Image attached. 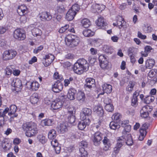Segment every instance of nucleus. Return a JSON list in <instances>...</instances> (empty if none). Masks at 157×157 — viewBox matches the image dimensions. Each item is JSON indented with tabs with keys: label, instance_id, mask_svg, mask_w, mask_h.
I'll use <instances>...</instances> for the list:
<instances>
[{
	"label": "nucleus",
	"instance_id": "obj_1",
	"mask_svg": "<svg viewBox=\"0 0 157 157\" xmlns=\"http://www.w3.org/2000/svg\"><path fill=\"white\" fill-rule=\"evenodd\" d=\"M22 128L24 131H26L25 134L28 137L35 135L38 133L39 131L37 124L32 122L23 123Z\"/></svg>",
	"mask_w": 157,
	"mask_h": 157
},
{
	"label": "nucleus",
	"instance_id": "obj_15",
	"mask_svg": "<svg viewBox=\"0 0 157 157\" xmlns=\"http://www.w3.org/2000/svg\"><path fill=\"white\" fill-rule=\"evenodd\" d=\"M139 95L138 90L135 91L133 94L132 98L131 100V105L133 106H136L138 104V97Z\"/></svg>",
	"mask_w": 157,
	"mask_h": 157
},
{
	"label": "nucleus",
	"instance_id": "obj_18",
	"mask_svg": "<svg viewBox=\"0 0 157 157\" xmlns=\"http://www.w3.org/2000/svg\"><path fill=\"white\" fill-rule=\"evenodd\" d=\"M76 14L71 10L69 9L66 15L65 18L67 21H71L74 18Z\"/></svg>",
	"mask_w": 157,
	"mask_h": 157
},
{
	"label": "nucleus",
	"instance_id": "obj_12",
	"mask_svg": "<svg viewBox=\"0 0 157 157\" xmlns=\"http://www.w3.org/2000/svg\"><path fill=\"white\" fill-rule=\"evenodd\" d=\"M74 109L73 108H70L68 110V114L70 115L68 117V122L71 124H73L75 121V116L73 115L75 113Z\"/></svg>",
	"mask_w": 157,
	"mask_h": 157
},
{
	"label": "nucleus",
	"instance_id": "obj_17",
	"mask_svg": "<svg viewBox=\"0 0 157 157\" xmlns=\"http://www.w3.org/2000/svg\"><path fill=\"white\" fill-rule=\"evenodd\" d=\"M92 113V110L91 109L87 108H84L82 109V113L81 114V116H83L82 119H85L86 117H84L89 116L91 115Z\"/></svg>",
	"mask_w": 157,
	"mask_h": 157
},
{
	"label": "nucleus",
	"instance_id": "obj_16",
	"mask_svg": "<svg viewBox=\"0 0 157 157\" xmlns=\"http://www.w3.org/2000/svg\"><path fill=\"white\" fill-rule=\"evenodd\" d=\"M77 91L74 88H70L68 90L67 97L70 100H74L75 99V96Z\"/></svg>",
	"mask_w": 157,
	"mask_h": 157
},
{
	"label": "nucleus",
	"instance_id": "obj_13",
	"mask_svg": "<svg viewBox=\"0 0 157 157\" xmlns=\"http://www.w3.org/2000/svg\"><path fill=\"white\" fill-rule=\"evenodd\" d=\"M62 105V101L59 99H56L52 102L51 107L53 109L57 110L61 108Z\"/></svg>",
	"mask_w": 157,
	"mask_h": 157
},
{
	"label": "nucleus",
	"instance_id": "obj_2",
	"mask_svg": "<svg viewBox=\"0 0 157 157\" xmlns=\"http://www.w3.org/2000/svg\"><path fill=\"white\" fill-rule=\"evenodd\" d=\"M66 44L71 47L77 46L80 42V38L75 35H69L65 39Z\"/></svg>",
	"mask_w": 157,
	"mask_h": 157
},
{
	"label": "nucleus",
	"instance_id": "obj_25",
	"mask_svg": "<svg viewBox=\"0 0 157 157\" xmlns=\"http://www.w3.org/2000/svg\"><path fill=\"white\" fill-rule=\"evenodd\" d=\"M32 33L34 36L36 37L40 36L42 34L41 31L36 28H34L32 30Z\"/></svg>",
	"mask_w": 157,
	"mask_h": 157
},
{
	"label": "nucleus",
	"instance_id": "obj_3",
	"mask_svg": "<svg viewBox=\"0 0 157 157\" xmlns=\"http://www.w3.org/2000/svg\"><path fill=\"white\" fill-rule=\"evenodd\" d=\"M17 55L15 51L10 50L5 51L3 53V59L4 60H8L13 59Z\"/></svg>",
	"mask_w": 157,
	"mask_h": 157
},
{
	"label": "nucleus",
	"instance_id": "obj_64",
	"mask_svg": "<svg viewBox=\"0 0 157 157\" xmlns=\"http://www.w3.org/2000/svg\"><path fill=\"white\" fill-rule=\"evenodd\" d=\"M144 31L145 32V33H149L151 32L152 30V29L151 27L150 26H147V27L146 26L144 28Z\"/></svg>",
	"mask_w": 157,
	"mask_h": 157
},
{
	"label": "nucleus",
	"instance_id": "obj_59",
	"mask_svg": "<svg viewBox=\"0 0 157 157\" xmlns=\"http://www.w3.org/2000/svg\"><path fill=\"white\" fill-rule=\"evenodd\" d=\"M143 108L144 110H145L147 112L149 113L151 112L152 110V107L149 105H146L144 106Z\"/></svg>",
	"mask_w": 157,
	"mask_h": 157
},
{
	"label": "nucleus",
	"instance_id": "obj_63",
	"mask_svg": "<svg viewBox=\"0 0 157 157\" xmlns=\"http://www.w3.org/2000/svg\"><path fill=\"white\" fill-rule=\"evenodd\" d=\"M104 102L105 105L110 104L112 102L111 99L109 98H105L104 100Z\"/></svg>",
	"mask_w": 157,
	"mask_h": 157
},
{
	"label": "nucleus",
	"instance_id": "obj_62",
	"mask_svg": "<svg viewBox=\"0 0 157 157\" xmlns=\"http://www.w3.org/2000/svg\"><path fill=\"white\" fill-rule=\"evenodd\" d=\"M137 36L139 38L143 40L147 38V36L145 35H143L142 33L139 31L138 32Z\"/></svg>",
	"mask_w": 157,
	"mask_h": 157
},
{
	"label": "nucleus",
	"instance_id": "obj_14",
	"mask_svg": "<svg viewBox=\"0 0 157 157\" xmlns=\"http://www.w3.org/2000/svg\"><path fill=\"white\" fill-rule=\"evenodd\" d=\"M17 12L20 16H23L28 12L27 8L24 5H21L18 6Z\"/></svg>",
	"mask_w": 157,
	"mask_h": 157
},
{
	"label": "nucleus",
	"instance_id": "obj_61",
	"mask_svg": "<svg viewBox=\"0 0 157 157\" xmlns=\"http://www.w3.org/2000/svg\"><path fill=\"white\" fill-rule=\"evenodd\" d=\"M43 48V47L42 46L40 45L37 48L34 49L33 52L34 53L37 54L39 52L42 50Z\"/></svg>",
	"mask_w": 157,
	"mask_h": 157
},
{
	"label": "nucleus",
	"instance_id": "obj_31",
	"mask_svg": "<svg viewBox=\"0 0 157 157\" xmlns=\"http://www.w3.org/2000/svg\"><path fill=\"white\" fill-rule=\"evenodd\" d=\"M40 85L37 82H33L30 85V88L33 90L36 91L39 88Z\"/></svg>",
	"mask_w": 157,
	"mask_h": 157
},
{
	"label": "nucleus",
	"instance_id": "obj_34",
	"mask_svg": "<svg viewBox=\"0 0 157 157\" xmlns=\"http://www.w3.org/2000/svg\"><path fill=\"white\" fill-rule=\"evenodd\" d=\"M56 136V132L54 130L52 129L50 131L48 134V138L50 139H55Z\"/></svg>",
	"mask_w": 157,
	"mask_h": 157
},
{
	"label": "nucleus",
	"instance_id": "obj_32",
	"mask_svg": "<svg viewBox=\"0 0 157 157\" xmlns=\"http://www.w3.org/2000/svg\"><path fill=\"white\" fill-rule=\"evenodd\" d=\"M103 50L106 53L111 54L113 52V49L111 46L107 45H104L103 46Z\"/></svg>",
	"mask_w": 157,
	"mask_h": 157
},
{
	"label": "nucleus",
	"instance_id": "obj_38",
	"mask_svg": "<svg viewBox=\"0 0 157 157\" xmlns=\"http://www.w3.org/2000/svg\"><path fill=\"white\" fill-rule=\"evenodd\" d=\"M123 127L124 128L122 132V135L126 136V135L129 134L127 133L130 131L131 126L129 125H128Z\"/></svg>",
	"mask_w": 157,
	"mask_h": 157
},
{
	"label": "nucleus",
	"instance_id": "obj_41",
	"mask_svg": "<svg viewBox=\"0 0 157 157\" xmlns=\"http://www.w3.org/2000/svg\"><path fill=\"white\" fill-rule=\"evenodd\" d=\"M95 108V111L98 115L100 116H102L103 114V111L102 108L99 105L96 107Z\"/></svg>",
	"mask_w": 157,
	"mask_h": 157
},
{
	"label": "nucleus",
	"instance_id": "obj_6",
	"mask_svg": "<svg viewBox=\"0 0 157 157\" xmlns=\"http://www.w3.org/2000/svg\"><path fill=\"white\" fill-rule=\"evenodd\" d=\"M103 134L100 132H97L93 135V140L94 144L95 146L98 145L100 143Z\"/></svg>",
	"mask_w": 157,
	"mask_h": 157
},
{
	"label": "nucleus",
	"instance_id": "obj_52",
	"mask_svg": "<svg viewBox=\"0 0 157 157\" xmlns=\"http://www.w3.org/2000/svg\"><path fill=\"white\" fill-rule=\"evenodd\" d=\"M54 78L56 79H58V80L62 81L63 78L62 75H59L58 72H56L54 74Z\"/></svg>",
	"mask_w": 157,
	"mask_h": 157
},
{
	"label": "nucleus",
	"instance_id": "obj_40",
	"mask_svg": "<svg viewBox=\"0 0 157 157\" xmlns=\"http://www.w3.org/2000/svg\"><path fill=\"white\" fill-rule=\"evenodd\" d=\"M85 95L84 93L82 92L79 91L77 94V98L78 101H83L85 99Z\"/></svg>",
	"mask_w": 157,
	"mask_h": 157
},
{
	"label": "nucleus",
	"instance_id": "obj_33",
	"mask_svg": "<svg viewBox=\"0 0 157 157\" xmlns=\"http://www.w3.org/2000/svg\"><path fill=\"white\" fill-rule=\"evenodd\" d=\"M92 7L93 9H97L98 10H96V11L101 12L105 9V6L103 5H100L98 4H95L93 5Z\"/></svg>",
	"mask_w": 157,
	"mask_h": 157
},
{
	"label": "nucleus",
	"instance_id": "obj_20",
	"mask_svg": "<svg viewBox=\"0 0 157 157\" xmlns=\"http://www.w3.org/2000/svg\"><path fill=\"white\" fill-rule=\"evenodd\" d=\"M1 145L3 149L5 151L9 150L11 147L10 144L7 142V140L6 139L2 141Z\"/></svg>",
	"mask_w": 157,
	"mask_h": 157
},
{
	"label": "nucleus",
	"instance_id": "obj_42",
	"mask_svg": "<svg viewBox=\"0 0 157 157\" xmlns=\"http://www.w3.org/2000/svg\"><path fill=\"white\" fill-rule=\"evenodd\" d=\"M76 62L82 66L85 67V68H86V66L88 65V64L87 63V61L84 59H80L78 60Z\"/></svg>",
	"mask_w": 157,
	"mask_h": 157
},
{
	"label": "nucleus",
	"instance_id": "obj_24",
	"mask_svg": "<svg viewBox=\"0 0 157 157\" xmlns=\"http://www.w3.org/2000/svg\"><path fill=\"white\" fill-rule=\"evenodd\" d=\"M125 22L124 19L121 16H118L117 17V25L119 26L120 28H121L123 27Z\"/></svg>",
	"mask_w": 157,
	"mask_h": 157
},
{
	"label": "nucleus",
	"instance_id": "obj_30",
	"mask_svg": "<svg viewBox=\"0 0 157 157\" xmlns=\"http://www.w3.org/2000/svg\"><path fill=\"white\" fill-rule=\"evenodd\" d=\"M82 33L84 36L89 37L94 35V33L92 32L90 30L88 29H86L84 30Z\"/></svg>",
	"mask_w": 157,
	"mask_h": 157
},
{
	"label": "nucleus",
	"instance_id": "obj_19",
	"mask_svg": "<svg viewBox=\"0 0 157 157\" xmlns=\"http://www.w3.org/2000/svg\"><path fill=\"white\" fill-rule=\"evenodd\" d=\"M106 23L104 21V19L103 17H99L97 22V25L98 26H100L101 29H103L105 28L106 26Z\"/></svg>",
	"mask_w": 157,
	"mask_h": 157
},
{
	"label": "nucleus",
	"instance_id": "obj_47",
	"mask_svg": "<svg viewBox=\"0 0 157 157\" xmlns=\"http://www.w3.org/2000/svg\"><path fill=\"white\" fill-rule=\"evenodd\" d=\"M9 108L7 107L4 110L2 109H0V117H2L4 118V117L6 116V114L9 112Z\"/></svg>",
	"mask_w": 157,
	"mask_h": 157
},
{
	"label": "nucleus",
	"instance_id": "obj_60",
	"mask_svg": "<svg viewBox=\"0 0 157 157\" xmlns=\"http://www.w3.org/2000/svg\"><path fill=\"white\" fill-rule=\"evenodd\" d=\"M51 144L53 147H56L59 145V143L57 140L54 139H52V141H51Z\"/></svg>",
	"mask_w": 157,
	"mask_h": 157
},
{
	"label": "nucleus",
	"instance_id": "obj_54",
	"mask_svg": "<svg viewBox=\"0 0 157 157\" xmlns=\"http://www.w3.org/2000/svg\"><path fill=\"white\" fill-rule=\"evenodd\" d=\"M79 151L81 153L80 157H87V152L86 151H85L83 148L79 149Z\"/></svg>",
	"mask_w": 157,
	"mask_h": 157
},
{
	"label": "nucleus",
	"instance_id": "obj_22",
	"mask_svg": "<svg viewBox=\"0 0 157 157\" xmlns=\"http://www.w3.org/2000/svg\"><path fill=\"white\" fill-rule=\"evenodd\" d=\"M103 90L107 94L110 93L112 90V86L106 83H104L102 86Z\"/></svg>",
	"mask_w": 157,
	"mask_h": 157
},
{
	"label": "nucleus",
	"instance_id": "obj_27",
	"mask_svg": "<svg viewBox=\"0 0 157 157\" xmlns=\"http://www.w3.org/2000/svg\"><path fill=\"white\" fill-rule=\"evenodd\" d=\"M67 124L66 122H62L60 124L59 127V129L61 133H64L67 130Z\"/></svg>",
	"mask_w": 157,
	"mask_h": 157
},
{
	"label": "nucleus",
	"instance_id": "obj_58",
	"mask_svg": "<svg viewBox=\"0 0 157 157\" xmlns=\"http://www.w3.org/2000/svg\"><path fill=\"white\" fill-rule=\"evenodd\" d=\"M69 27V25H66L64 26L61 27L59 30V32L60 33H62L68 29Z\"/></svg>",
	"mask_w": 157,
	"mask_h": 157
},
{
	"label": "nucleus",
	"instance_id": "obj_36",
	"mask_svg": "<svg viewBox=\"0 0 157 157\" xmlns=\"http://www.w3.org/2000/svg\"><path fill=\"white\" fill-rule=\"evenodd\" d=\"M155 99L154 96L152 95H149L146 97L144 99V101L147 104H149L151 102H153Z\"/></svg>",
	"mask_w": 157,
	"mask_h": 157
},
{
	"label": "nucleus",
	"instance_id": "obj_26",
	"mask_svg": "<svg viewBox=\"0 0 157 157\" xmlns=\"http://www.w3.org/2000/svg\"><path fill=\"white\" fill-rule=\"evenodd\" d=\"M38 96L37 94H34L32 95L30 98V101L32 104H35L37 103L39 101Z\"/></svg>",
	"mask_w": 157,
	"mask_h": 157
},
{
	"label": "nucleus",
	"instance_id": "obj_21",
	"mask_svg": "<svg viewBox=\"0 0 157 157\" xmlns=\"http://www.w3.org/2000/svg\"><path fill=\"white\" fill-rule=\"evenodd\" d=\"M123 137L125 143L128 146H131L133 143L131 136L130 134L127 135L125 136H123Z\"/></svg>",
	"mask_w": 157,
	"mask_h": 157
},
{
	"label": "nucleus",
	"instance_id": "obj_49",
	"mask_svg": "<svg viewBox=\"0 0 157 157\" xmlns=\"http://www.w3.org/2000/svg\"><path fill=\"white\" fill-rule=\"evenodd\" d=\"M80 9L79 5L77 4H75L73 5L70 10H71L72 11H73L76 14L77 12H78Z\"/></svg>",
	"mask_w": 157,
	"mask_h": 157
},
{
	"label": "nucleus",
	"instance_id": "obj_5",
	"mask_svg": "<svg viewBox=\"0 0 157 157\" xmlns=\"http://www.w3.org/2000/svg\"><path fill=\"white\" fill-rule=\"evenodd\" d=\"M14 37L19 40H23L25 38V34L23 32V31L21 29H17L14 32Z\"/></svg>",
	"mask_w": 157,
	"mask_h": 157
},
{
	"label": "nucleus",
	"instance_id": "obj_29",
	"mask_svg": "<svg viewBox=\"0 0 157 157\" xmlns=\"http://www.w3.org/2000/svg\"><path fill=\"white\" fill-rule=\"evenodd\" d=\"M124 140L123 137V136H122L119 137L117 140V146H118L119 147H121L124 144Z\"/></svg>",
	"mask_w": 157,
	"mask_h": 157
},
{
	"label": "nucleus",
	"instance_id": "obj_57",
	"mask_svg": "<svg viewBox=\"0 0 157 157\" xmlns=\"http://www.w3.org/2000/svg\"><path fill=\"white\" fill-rule=\"evenodd\" d=\"M108 62L106 60L105 61H103L100 63V67L101 68L105 69L107 68L108 66Z\"/></svg>",
	"mask_w": 157,
	"mask_h": 157
},
{
	"label": "nucleus",
	"instance_id": "obj_11",
	"mask_svg": "<svg viewBox=\"0 0 157 157\" xmlns=\"http://www.w3.org/2000/svg\"><path fill=\"white\" fill-rule=\"evenodd\" d=\"M63 85L60 81L57 80L52 86V90L55 93H59L63 88Z\"/></svg>",
	"mask_w": 157,
	"mask_h": 157
},
{
	"label": "nucleus",
	"instance_id": "obj_43",
	"mask_svg": "<svg viewBox=\"0 0 157 157\" xmlns=\"http://www.w3.org/2000/svg\"><path fill=\"white\" fill-rule=\"evenodd\" d=\"M13 70L10 67H7L5 69L6 75L7 77H9L13 73Z\"/></svg>",
	"mask_w": 157,
	"mask_h": 157
},
{
	"label": "nucleus",
	"instance_id": "obj_44",
	"mask_svg": "<svg viewBox=\"0 0 157 157\" xmlns=\"http://www.w3.org/2000/svg\"><path fill=\"white\" fill-rule=\"evenodd\" d=\"M87 123L84 121L79 122L78 124V128L81 130H83L86 127Z\"/></svg>",
	"mask_w": 157,
	"mask_h": 157
},
{
	"label": "nucleus",
	"instance_id": "obj_28",
	"mask_svg": "<svg viewBox=\"0 0 157 157\" xmlns=\"http://www.w3.org/2000/svg\"><path fill=\"white\" fill-rule=\"evenodd\" d=\"M53 121L52 120L49 119H46L43 120L41 122V124L43 126H45L51 125Z\"/></svg>",
	"mask_w": 157,
	"mask_h": 157
},
{
	"label": "nucleus",
	"instance_id": "obj_8",
	"mask_svg": "<svg viewBox=\"0 0 157 157\" xmlns=\"http://www.w3.org/2000/svg\"><path fill=\"white\" fill-rule=\"evenodd\" d=\"M38 16L40 20L43 21H50L52 18L51 14L47 12L44 11L40 13Z\"/></svg>",
	"mask_w": 157,
	"mask_h": 157
},
{
	"label": "nucleus",
	"instance_id": "obj_39",
	"mask_svg": "<svg viewBox=\"0 0 157 157\" xmlns=\"http://www.w3.org/2000/svg\"><path fill=\"white\" fill-rule=\"evenodd\" d=\"M134 86V82L132 81H130L128 85L126 87V91L130 93H131L133 90Z\"/></svg>",
	"mask_w": 157,
	"mask_h": 157
},
{
	"label": "nucleus",
	"instance_id": "obj_55",
	"mask_svg": "<svg viewBox=\"0 0 157 157\" xmlns=\"http://www.w3.org/2000/svg\"><path fill=\"white\" fill-rule=\"evenodd\" d=\"M121 117V116L120 113H116L113 114L112 117V118L115 120L119 121Z\"/></svg>",
	"mask_w": 157,
	"mask_h": 157
},
{
	"label": "nucleus",
	"instance_id": "obj_7",
	"mask_svg": "<svg viewBox=\"0 0 157 157\" xmlns=\"http://www.w3.org/2000/svg\"><path fill=\"white\" fill-rule=\"evenodd\" d=\"M11 84L12 86L14 88V90L16 91H19L22 88L21 81L19 78L13 79Z\"/></svg>",
	"mask_w": 157,
	"mask_h": 157
},
{
	"label": "nucleus",
	"instance_id": "obj_45",
	"mask_svg": "<svg viewBox=\"0 0 157 157\" xmlns=\"http://www.w3.org/2000/svg\"><path fill=\"white\" fill-rule=\"evenodd\" d=\"M131 48H129L128 49V55L130 57L131 62L132 64H134L136 61V59L135 58V56L131 52Z\"/></svg>",
	"mask_w": 157,
	"mask_h": 157
},
{
	"label": "nucleus",
	"instance_id": "obj_48",
	"mask_svg": "<svg viewBox=\"0 0 157 157\" xmlns=\"http://www.w3.org/2000/svg\"><path fill=\"white\" fill-rule=\"evenodd\" d=\"M79 146L80 148H83L85 151H86V148L88 146V143L85 141H81L79 144Z\"/></svg>",
	"mask_w": 157,
	"mask_h": 157
},
{
	"label": "nucleus",
	"instance_id": "obj_50",
	"mask_svg": "<svg viewBox=\"0 0 157 157\" xmlns=\"http://www.w3.org/2000/svg\"><path fill=\"white\" fill-rule=\"evenodd\" d=\"M140 114L141 117L144 118L147 117L149 115V113L144 110L143 108L140 111Z\"/></svg>",
	"mask_w": 157,
	"mask_h": 157
},
{
	"label": "nucleus",
	"instance_id": "obj_4",
	"mask_svg": "<svg viewBox=\"0 0 157 157\" xmlns=\"http://www.w3.org/2000/svg\"><path fill=\"white\" fill-rule=\"evenodd\" d=\"M86 83L84 86V88L85 90L89 91L91 90L93 86H94L95 80L94 79L92 78H87L85 80Z\"/></svg>",
	"mask_w": 157,
	"mask_h": 157
},
{
	"label": "nucleus",
	"instance_id": "obj_35",
	"mask_svg": "<svg viewBox=\"0 0 157 157\" xmlns=\"http://www.w3.org/2000/svg\"><path fill=\"white\" fill-rule=\"evenodd\" d=\"M82 26L84 28H88L90 25V20L87 18L83 19L81 21Z\"/></svg>",
	"mask_w": 157,
	"mask_h": 157
},
{
	"label": "nucleus",
	"instance_id": "obj_23",
	"mask_svg": "<svg viewBox=\"0 0 157 157\" xmlns=\"http://www.w3.org/2000/svg\"><path fill=\"white\" fill-rule=\"evenodd\" d=\"M155 61L153 59H147L145 62V65L147 68H152L155 64Z\"/></svg>",
	"mask_w": 157,
	"mask_h": 157
},
{
	"label": "nucleus",
	"instance_id": "obj_51",
	"mask_svg": "<svg viewBox=\"0 0 157 157\" xmlns=\"http://www.w3.org/2000/svg\"><path fill=\"white\" fill-rule=\"evenodd\" d=\"M118 124L114 121H112L109 124V127L111 129L115 130L118 127Z\"/></svg>",
	"mask_w": 157,
	"mask_h": 157
},
{
	"label": "nucleus",
	"instance_id": "obj_37",
	"mask_svg": "<svg viewBox=\"0 0 157 157\" xmlns=\"http://www.w3.org/2000/svg\"><path fill=\"white\" fill-rule=\"evenodd\" d=\"M37 138L38 141L43 144L45 143L47 141V140L45 136L42 135H38Z\"/></svg>",
	"mask_w": 157,
	"mask_h": 157
},
{
	"label": "nucleus",
	"instance_id": "obj_56",
	"mask_svg": "<svg viewBox=\"0 0 157 157\" xmlns=\"http://www.w3.org/2000/svg\"><path fill=\"white\" fill-rule=\"evenodd\" d=\"M65 8L64 6L61 5L57 7V11L59 13H62L64 12Z\"/></svg>",
	"mask_w": 157,
	"mask_h": 157
},
{
	"label": "nucleus",
	"instance_id": "obj_9",
	"mask_svg": "<svg viewBox=\"0 0 157 157\" xmlns=\"http://www.w3.org/2000/svg\"><path fill=\"white\" fill-rule=\"evenodd\" d=\"M54 59V56L52 54L45 55L43 60V63L45 67L49 65Z\"/></svg>",
	"mask_w": 157,
	"mask_h": 157
},
{
	"label": "nucleus",
	"instance_id": "obj_53",
	"mask_svg": "<svg viewBox=\"0 0 157 157\" xmlns=\"http://www.w3.org/2000/svg\"><path fill=\"white\" fill-rule=\"evenodd\" d=\"M105 110L109 112H112L113 110V106L111 104L105 105Z\"/></svg>",
	"mask_w": 157,
	"mask_h": 157
},
{
	"label": "nucleus",
	"instance_id": "obj_46",
	"mask_svg": "<svg viewBox=\"0 0 157 157\" xmlns=\"http://www.w3.org/2000/svg\"><path fill=\"white\" fill-rule=\"evenodd\" d=\"M17 110V107L15 105H11L10 107V109H9V111L8 113H9L10 114H13L16 113Z\"/></svg>",
	"mask_w": 157,
	"mask_h": 157
},
{
	"label": "nucleus",
	"instance_id": "obj_10",
	"mask_svg": "<svg viewBox=\"0 0 157 157\" xmlns=\"http://www.w3.org/2000/svg\"><path fill=\"white\" fill-rule=\"evenodd\" d=\"M86 69V68H85V67L82 66L77 62L74 65L73 70L75 73L78 74H82Z\"/></svg>",
	"mask_w": 157,
	"mask_h": 157
}]
</instances>
